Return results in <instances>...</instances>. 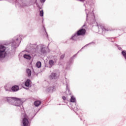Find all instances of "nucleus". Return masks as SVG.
<instances>
[{
    "mask_svg": "<svg viewBox=\"0 0 126 126\" xmlns=\"http://www.w3.org/2000/svg\"><path fill=\"white\" fill-rule=\"evenodd\" d=\"M24 58L27 60H31V56L29 55H24Z\"/></svg>",
    "mask_w": 126,
    "mask_h": 126,
    "instance_id": "nucleus-9",
    "label": "nucleus"
},
{
    "mask_svg": "<svg viewBox=\"0 0 126 126\" xmlns=\"http://www.w3.org/2000/svg\"><path fill=\"white\" fill-rule=\"evenodd\" d=\"M86 34V30L85 29H81L79 30L76 34L74 35L72 38V40H74L77 36H84Z\"/></svg>",
    "mask_w": 126,
    "mask_h": 126,
    "instance_id": "nucleus-1",
    "label": "nucleus"
},
{
    "mask_svg": "<svg viewBox=\"0 0 126 126\" xmlns=\"http://www.w3.org/2000/svg\"><path fill=\"white\" fill-rule=\"evenodd\" d=\"M49 63L50 65H53V64H54V61L53 60H50L49 61Z\"/></svg>",
    "mask_w": 126,
    "mask_h": 126,
    "instance_id": "nucleus-17",
    "label": "nucleus"
},
{
    "mask_svg": "<svg viewBox=\"0 0 126 126\" xmlns=\"http://www.w3.org/2000/svg\"><path fill=\"white\" fill-rule=\"evenodd\" d=\"M27 73H28V76H30L31 75V70L30 69H27L26 70Z\"/></svg>",
    "mask_w": 126,
    "mask_h": 126,
    "instance_id": "nucleus-12",
    "label": "nucleus"
},
{
    "mask_svg": "<svg viewBox=\"0 0 126 126\" xmlns=\"http://www.w3.org/2000/svg\"><path fill=\"white\" fill-rule=\"evenodd\" d=\"M56 90V87H50L48 89V91L49 92H53V91H55Z\"/></svg>",
    "mask_w": 126,
    "mask_h": 126,
    "instance_id": "nucleus-8",
    "label": "nucleus"
},
{
    "mask_svg": "<svg viewBox=\"0 0 126 126\" xmlns=\"http://www.w3.org/2000/svg\"><path fill=\"white\" fill-rule=\"evenodd\" d=\"M11 90L13 92L18 91L19 90V87L18 86H14L12 87Z\"/></svg>",
    "mask_w": 126,
    "mask_h": 126,
    "instance_id": "nucleus-5",
    "label": "nucleus"
},
{
    "mask_svg": "<svg viewBox=\"0 0 126 126\" xmlns=\"http://www.w3.org/2000/svg\"><path fill=\"white\" fill-rule=\"evenodd\" d=\"M36 66L38 68H40V67H41V66H42V63H41V62H37Z\"/></svg>",
    "mask_w": 126,
    "mask_h": 126,
    "instance_id": "nucleus-11",
    "label": "nucleus"
},
{
    "mask_svg": "<svg viewBox=\"0 0 126 126\" xmlns=\"http://www.w3.org/2000/svg\"><path fill=\"white\" fill-rule=\"evenodd\" d=\"M51 79H55L56 78V73H52L50 75Z\"/></svg>",
    "mask_w": 126,
    "mask_h": 126,
    "instance_id": "nucleus-10",
    "label": "nucleus"
},
{
    "mask_svg": "<svg viewBox=\"0 0 126 126\" xmlns=\"http://www.w3.org/2000/svg\"><path fill=\"white\" fill-rule=\"evenodd\" d=\"M101 29H102L103 31H109V30L106 29L105 27L101 26Z\"/></svg>",
    "mask_w": 126,
    "mask_h": 126,
    "instance_id": "nucleus-15",
    "label": "nucleus"
},
{
    "mask_svg": "<svg viewBox=\"0 0 126 126\" xmlns=\"http://www.w3.org/2000/svg\"><path fill=\"white\" fill-rule=\"evenodd\" d=\"M62 98L63 99V100L64 101H65V100H66V97L65 96H63L62 97Z\"/></svg>",
    "mask_w": 126,
    "mask_h": 126,
    "instance_id": "nucleus-18",
    "label": "nucleus"
},
{
    "mask_svg": "<svg viewBox=\"0 0 126 126\" xmlns=\"http://www.w3.org/2000/svg\"><path fill=\"white\" fill-rule=\"evenodd\" d=\"M22 123L24 126H28V125H29V121L26 117L23 118Z\"/></svg>",
    "mask_w": 126,
    "mask_h": 126,
    "instance_id": "nucleus-4",
    "label": "nucleus"
},
{
    "mask_svg": "<svg viewBox=\"0 0 126 126\" xmlns=\"http://www.w3.org/2000/svg\"><path fill=\"white\" fill-rule=\"evenodd\" d=\"M34 105L35 107H39L41 105V101L39 100L35 101L34 102Z\"/></svg>",
    "mask_w": 126,
    "mask_h": 126,
    "instance_id": "nucleus-6",
    "label": "nucleus"
},
{
    "mask_svg": "<svg viewBox=\"0 0 126 126\" xmlns=\"http://www.w3.org/2000/svg\"><path fill=\"white\" fill-rule=\"evenodd\" d=\"M12 100H14L15 105L17 107H19L21 105H22V101H21V99L17 98V97H12Z\"/></svg>",
    "mask_w": 126,
    "mask_h": 126,
    "instance_id": "nucleus-3",
    "label": "nucleus"
},
{
    "mask_svg": "<svg viewBox=\"0 0 126 126\" xmlns=\"http://www.w3.org/2000/svg\"><path fill=\"white\" fill-rule=\"evenodd\" d=\"M70 102H71V103H74V102H75V98L74 97L71 96L70 99Z\"/></svg>",
    "mask_w": 126,
    "mask_h": 126,
    "instance_id": "nucleus-13",
    "label": "nucleus"
},
{
    "mask_svg": "<svg viewBox=\"0 0 126 126\" xmlns=\"http://www.w3.org/2000/svg\"><path fill=\"white\" fill-rule=\"evenodd\" d=\"M122 55L124 56V57H125V58L126 60V52L125 51H123L122 52Z\"/></svg>",
    "mask_w": 126,
    "mask_h": 126,
    "instance_id": "nucleus-16",
    "label": "nucleus"
},
{
    "mask_svg": "<svg viewBox=\"0 0 126 126\" xmlns=\"http://www.w3.org/2000/svg\"><path fill=\"white\" fill-rule=\"evenodd\" d=\"M25 86H26L27 87H29L30 85V79H28L26 82L25 83Z\"/></svg>",
    "mask_w": 126,
    "mask_h": 126,
    "instance_id": "nucleus-7",
    "label": "nucleus"
},
{
    "mask_svg": "<svg viewBox=\"0 0 126 126\" xmlns=\"http://www.w3.org/2000/svg\"><path fill=\"white\" fill-rule=\"evenodd\" d=\"M64 58V55H62L61 57V59H63Z\"/></svg>",
    "mask_w": 126,
    "mask_h": 126,
    "instance_id": "nucleus-19",
    "label": "nucleus"
},
{
    "mask_svg": "<svg viewBox=\"0 0 126 126\" xmlns=\"http://www.w3.org/2000/svg\"><path fill=\"white\" fill-rule=\"evenodd\" d=\"M40 16H44V11L43 10L40 11Z\"/></svg>",
    "mask_w": 126,
    "mask_h": 126,
    "instance_id": "nucleus-14",
    "label": "nucleus"
},
{
    "mask_svg": "<svg viewBox=\"0 0 126 126\" xmlns=\"http://www.w3.org/2000/svg\"><path fill=\"white\" fill-rule=\"evenodd\" d=\"M80 1H84V0H79Z\"/></svg>",
    "mask_w": 126,
    "mask_h": 126,
    "instance_id": "nucleus-21",
    "label": "nucleus"
},
{
    "mask_svg": "<svg viewBox=\"0 0 126 126\" xmlns=\"http://www.w3.org/2000/svg\"><path fill=\"white\" fill-rule=\"evenodd\" d=\"M41 2H45V0H40Z\"/></svg>",
    "mask_w": 126,
    "mask_h": 126,
    "instance_id": "nucleus-20",
    "label": "nucleus"
},
{
    "mask_svg": "<svg viewBox=\"0 0 126 126\" xmlns=\"http://www.w3.org/2000/svg\"><path fill=\"white\" fill-rule=\"evenodd\" d=\"M5 47L1 45L0 46V60L1 59H4L6 55V52H5Z\"/></svg>",
    "mask_w": 126,
    "mask_h": 126,
    "instance_id": "nucleus-2",
    "label": "nucleus"
}]
</instances>
